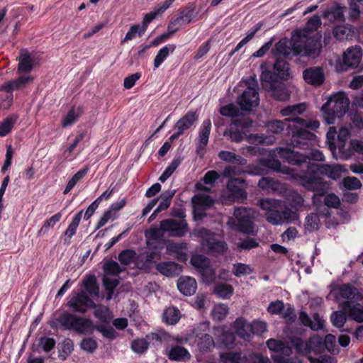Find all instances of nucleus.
Here are the masks:
<instances>
[{
	"label": "nucleus",
	"mask_w": 363,
	"mask_h": 363,
	"mask_svg": "<svg viewBox=\"0 0 363 363\" xmlns=\"http://www.w3.org/2000/svg\"><path fill=\"white\" fill-rule=\"evenodd\" d=\"M296 148L305 150V152L296 151V167L302 168L301 172L296 174V179L306 189L314 192L313 199L326 194L330 189L329 184L318 176V172H311L309 164L311 160L323 162L325 157L322 152L313 149L316 135L313 133L320 126L315 120L307 121L296 116Z\"/></svg>",
	"instance_id": "obj_1"
},
{
	"label": "nucleus",
	"mask_w": 363,
	"mask_h": 363,
	"mask_svg": "<svg viewBox=\"0 0 363 363\" xmlns=\"http://www.w3.org/2000/svg\"><path fill=\"white\" fill-rule=\"evenodd\" d=\"M292 50L295 52V30L291 32L290 40L284 38L275 44L271 51L276 57L273 70H263L259 77L262 89L276 101H285L290 99L291 91L284 81L291 76L290 65L286 58Z\"/></svg>",
	"instance_id": "obj_2"
},
{
	"label": "nucleus",
	"mask_w": 363,
	"mask_h": 363,
	"mask_svg": "<svg viewBox=\"0 0 363 363\" xmlns=\"http://www.w3.org/2000/svg\"><path fill=\"white\" fill-rule=\"evenodd\" d=\"M52 328L74 331L77 334L91 335L95 330L101 333L106 339L113 340L117 337L115 330L104 324H94L90 318L78 316L67 311L61 313L55 320L50 323Z\"/></svg>",
	"instance_id": "obj_3"
},
{
	"label": "nucleus",
	"mask_w": 363,
	"mask_h": 363,
	"mask_svg": "<svg viewBox=\"0 0 363 363\" xmlns=\"http://www.w3.org/2000/svg\"><path fill=\"white\" fill-rule=\"evenodd\" d=\"M321 48L320 42L316 38L296 29V56L315 58L319 55Z\"/></svg>",
	"instance_id": "obj_4"
},
{
	"label": "nucleus",
	"mask_w": 363,
	"mask_h": 363,
	"mask_svg": "<svg viewBox=\"0 0 363 363\" xmlns=\"http://www.w3.org/2000/svg\"><path fill=\"white\" fill-rule=\"evenodd\" d=\"M350 100L344 93H337L330 97L327 103L322 106V111H328V123H332L335 117H342L348 110Z\"/></svg>",
	"instance_id": "obj_5"
},
{
	"label": "nucleus",
	"mask_w": 363,
	"mask_h": 363,
	"mask_svg": "<svg viewBox=\"0 0 363 363\" xmlns=\"http://www.w3.org/2000/svg\"><path fill=\"white\" fill-rule=\"evenodd\" d=\"M194 235L201 239L203 246L210 254L222 255L228 250V245L223 240H217L210 230L201 228L194 232Z\"/></svg>",
	"instance_id": "obj_6"
},
{
	"label": "nucleus",
	"mask_w": 363,
	"mask_h": 363,
	"mask_svg": "<svg viewBox=\"0 0 363 363\" xmlns=\"http://www.w3.org/2000/svg\"><path fill=\"white\" fill-rule=\"evenodd\" d=\"M362 57V50L356 45L347 49L343 55L342 63L336 66L338 72H346L350 69H357V72L363 70V65H359Z\"/></svg>",
	"instance_id": "obj_7"
},
{
	"label": "nucleus",
	"mask_w": 363,
	"mask_h": 363,
	"mask_svg": "<svg viewBox=\"0 0 363 363\" xmlns=\"http://www.w3.org/2000/svg\"><path fill=\"white\" fill-rule=\"evenodd\" d=\"M235 220L233 224L235 228L239 232L250 234L254 230V217L250 208L245 207L235 208L234 211Z\"/></svg>",
	"instance_id": "obj_8"
},
{
	"label": "nucleus",
	"mask_w": 363,
	"mask_h": 363,
	"mask_svg": "<svg viewBox=\"0 0 363 363\" xmlns=\"http://www.w3.org/2000/svg\"><path fill=\"white\" fill-rule=\"evenodd\" d=\"M324 352V344L321 337L313 335L307 340L296 337V353L311 356V353L320 354Z\"/></svg>",
	"instance_id": "obj_9"
},
{
	"label": "nucleus",
	"mask_w": 363,
	"mask_h": 363,
	"mask_svg": "<svg viewBox=\"0 0 363 363\" xmlns=\"http://www.w3.org/2000/svg\"><path fill=\"white\" fill-rule=\"evenodd\" d=\"M267 346L276 353L272 355L274 363H295L292 359L287 358L292 353V350L284 342L271 338L267 341Z\"/></svg>",
	"instance_id": "obj_10"
},
{
	"label": "nucleus",
	"mask_w": 363,
	"mask_h": 363,
	"mask_svg": "<svg viewBox=\"0 0 363 363\" xmlns=\"http://www.w3.org/2000/svg\"><path fill=\"white\" fill-rule=\"evenodd\" d=\"M67 305L73 312L83 314L88 308L96 306L94 301L82 290L78 292L73 291Z\"/></svg>",
	"instance_id": "obj_11"
},
{
	"label": "nucleus",
	"mask_w": 363,
	"mask_h": 363,
	"mask_svg": "<svg viewBox=\"0 0 363 363\" xmlns=\"http://www.w3.org/2000/svg\"><path fill=\"white\" fill-rule=\"evenodd\" d=\"M331 294H333L335 301L339 303V306L343 301L355 303L362 299L359 290L350 284L337 285Z\"/></svg>",
	"instance_id": "obj_12"
},
{
	"label": "nucleus",
	"mask_w": 363,
	"mask_h": 363,
	"mask_svg": "<svg viewBox=\"0 0 363 363\" xmlns=\"http://www.w3.org/2000/svg\"><path fill=\"white\" fill-rule=\"evenodd\" d=\"M247 184L241 178H231L228 180L226 189L229 192L228 197L231 201H243L247 199V194L245 190Z\"/></svg>",
	"instance_id": "obj_13"
},
{
	"label": "nucleus",
	"mask_w": 363,
	"mask_h": 363,
	"mask_svg": "<svg viewBox=\"0 0 363 363\" xmlns=\"http://www.w3.org/2000/svg\"><path fill=\"white\" fill-rule=\"evenodd\" d=\"M237 103L242 111H250L259 105V93L252 87L246 88L242 94L238 96Z\"/></svg>",
	"instance_id": "obj_14"
},
{
	"label": "nucleus",
	"mask_w": 363,
	"mask_h": 363,
	"mask_svg": "<svg viewBox=\"0 0 363 363\" xmlns=\"http://www.w3.org/2000/svg\"><path fill=\"white\" fill-rule=\"evenodd\" d=\"M160 228L164 232H169L174 237H182L188 231V224L184 219H165L161 221Z\"/></svg>",
	"instance_id": "obj_15"
},
{
	"label": "nucleus",
	"mask_w": 363,
	"mask_h": 363,
	"mask_svg": "<svg viewBox=\"0 0 363 363\" xmlns=\"http://www.w3.org/2000/svg\"><path fill=\"white\" fill-rule=\"evenodd\" d=\"M269 129L274 133H284L291 136V143L295 140V118H286L284 121L276 120L268 125Z\"/></svg>",
	"instance_id": "obj_16"
},
{
	"label": "nucleus",
	"mask_w": 363,
	"mask_h": 363,
	"mask_svg": "<svg viewBox=\"0 0 363 363\" xmlns=\"http://www.w3.org/2000/svg\"><path fill=\"white\" fill-rule=\"evenodd\" d=\"M267 311L272 315H281L282 318L288 325L295 322L294 308L289 307L286 310H284V303L282 301H272L267 307Z\"/></svg>",
	"instance_id": "obj_17"
},
{
	"label": "nucleus",
	"mask_w": 363,
	"mask_h": 363,
	"mask_svg": "<svg viewBox=\"0 0 363 363\" xmlns=\"http://www.w3.org/2000/svg\"><path fill=\"white\" fill-rule=\"evenodd\" d=\"M309 170L311 172H318L322 175H326L329 178L336 180L342 176L345 169L340 164H318L311 162V164H309Z\"/></svg>",
	"instance_id": "obj_18"
},
{
	"label": "nucleus",
	"mask_w": 363,
	"mask_h": 363,
	"mask_svg": "<svg viewBox=\"0 0 363 363\" xmlns=\"http://www.w3.org/2000/svg\"><path fill=\"white\" fill-rule=\"evenodd\" d=\"M305 82L315 86L322 85L325 81L323 69L321 67H313L306 69L303 72Z\"/></svg>",
	"instance_id": "obj_19"
},
{
	"label": "nucleus",
	"mask_w": 363,
	"mask_h": 363,
	"mask_svg": "<svg viewBox=\"0 0 363 363\" xmlns=\"http://www.w3.org/2000/svg\"><path fill=\"white\" fill-rule=\"evenodd\" d=\"M340 308L352 320L357 323L363 322V306L357 302L343 301Z\"/></svg>",
	"instance_id": "obj_20"
},
{
	"label": "nucleus",
	"mask_w": 363,
	"mask_h": 363,
	"mask_svg": "<svg viewBox=\"0 0 363 363\" xmlns=\"http://www.w3.org/2000/svg\"><path fill=\"white\" fill-rule=\"evenodd\" d=\"M197 13L195 4L189 2L179 10L177 16L173 18L172 23L188 24L197 16Z\"/></svg>",
	"instance_id": "obj_21"
},
{
	"label": "nucleus",
	"mask_w": 363,
	"mask_h": 363,
	"mask_svg": "<svg viewBox=\"0 0 363 363\" xmlns=\"http://www.w3.org/2000/svg\"><path fill=\"white\" fill-rule=\"evenodd\" d=\"M211 126V121L210 119L204 120L200 126L199 130V144L196 146L197 154L200 156L203 155L201 151H203L208 145Z\"/></svg>",
	"instance_id": "obj_22"
},
{
	"label": "nucleus",
	"mask_w": 363,
	"mask_h": 363,
	"mask_svg": "<svg viewBox=\"0 0 363 363\" xmlns=\"http://www.w3.org/2000/svg\"><path fill=\"white\" fill-rule=\"evenodd\" d=\"M199 120V114L196 111H189L175 123V128L182 134L191 128Z\"/></svg>",
	"instance_id": "obj_23"
},
{
	"label": "nucleus",
	"mask_w": 363,
	"mask_h": 363,
	"mask_svg": "<svg viewBox=\"0 0 363 363\" xmlns=\"http://www.w3.org/2000/svg\"><path fill=\"white\" fill-rule=\"evenodd\" d=\"M260 164L269 169H271L277 172H281L286 174H290L292 177H295L294 169L289 167L282 165L278 159L275 158H266L262 159Z\"/></svg>",
	"instance_id": "obj_24"
},
{
	"label": "nucleus",
	"mask_w": 363,
	"mask_h": 363,
	"mask_svg": "<svg viewBox=\"0 0 363 363\" xmlns=\"http://www.w3.org/2000/svg\"><path fill=\"white\" fill-rule=\"evenodd\" d=\"M177 289L184 296H191L197 289L196 279L190 277H181L177 281Z\"/></svg>",
	"instance_id": "obj_25"
},
{
	"label": "nucleus",
	"mask_w": 363,
	"mask_h": 363,
	"mask_svg": "<svg viewBox=\"0 0 363 363\" xmlns=\"http://www.w3.org/2000/svg\"><path fill=\"white\" fill-rule=\"evenodd\" d=\"M156 269L162 275L173 277L179 274L182 267L174 262H161L156 264Z\"/></svg>",
	"instance_id": "obj_26"
},
{
	"label": "nucleus",
	"mask_w": 363,
	"mask_h": 363,
	"mask_svg": "<svg viewBox=\"0 0 363 363\" xmlns=\"http://www.w3.org/2000/svg\"><path fill=\"white\" fill-rule=\"evenodd\" d=\"M299 320L303 325L309 327L314 331H318L323 328L324 320L320 317L318 313H315L313 319H311L306 313L301 311Z\"/></svg>",
	"instance_id": "obj_27"
},
{
	"label": "nucleus",
	"mask_w": 363,
	"mask_h": 363,
	"mask_svg": "<svg viewBox=\"0 0 363 363\" xmlns=\"http://www.w3.org/2000/svg\"><path fill=\"white\" fill-rule=\"evenodd\" d=\"M235 333L245 341H250L252 337L250 323L242 318H237L234 323Z\"/></svg>",
	"instance_id": "obj_28"
},
{
	"label": "nucleus",
	"mask_w": 363,
	"mask_h": 363,
	"mask_svg": "<svg viewBox=\"0 0 363 363\" xmlns=\"http://www.w3.org/2000/svg\"><path fill=\"white\" fill-rule=\"evenodd\" d=\"M35 59L26 49L21 50V57L18 65L19 72H30L34 67Z\"/></svg>",
	"instance_id": "obj_29"
},
{
	"label": "nucleus",
	"mask_w": 363,
	"mask_h": 363,
	"mask_svg": "<svg viewBox=\"0 0 363 363\" xmlns=\"http://www.w3.org/2000/svg\"><path fill=\"white\" fill-rule=\"evenodd\" d=\"M167 354L169 359L176 362H186L191 357L188 350L180 345L172 346Z\"/></svg>",
	"instance_id": "obj_30"
},
{
	"label": "nucleus",
	"mask_w": 363,
	"mask_h": 363,
	"mask_svg": "<svg viewBox=\"0 0 363 363\" xmlns=\"http://www.w3.org/2000/svg\"><path fill=\"white\" fill-rule=\"evenodd\" d=\"M82 214L83 210H81L76 215H74L67 230L64 232L63 235L65 236V245H69L71 243V238L76 234L77 228L82 217Z\"/></svg>",
	"instance_id": "obj_31"
},
{
	"label": "nucleus",
	"mask_w": 363,
	"mask_h": 363,
	"mask_svg": "<svg viewBox=\"0 0 363 363\" xmlns=\"http://www.w3.org/2000/svg\"><path fill=\"white\" fill-rule=\"evenodd\" d=\"M289 216V213L281 210V206L266 212L265 217L268 222L273 225L281 224Z\"/></svg>",
	"instance_id": "obj_32"
},
{
	"label": "nucleus",
	"mask_w": 363,
	"mask_h": 363,
	"mask_svg": "<svg viewBox=\"0 0 363 363\" xmlns=\"http://www.w3.org/2000/svg\"><path fill=\"white\" fill-rule=\"evenodd\" d=\"M218 156L221 160L230 164L240 166H244L247 164V160L233 152L221 150L218 152Z\"/></svg>",
	"instance_id": "obj_33"
},
{
	"label": "nucleus",
	"mask_w": 363,
	"mask_h": 363,
	"mask_svg": "<svg viewBox=\"0 0 363 363\" xmlns=\"http://www.w3.org/2000/svg\"><path fill=\"white\" fill-rule=\"evenodd\" d=\"M363 155V142L358 140H351L350 147L345 150V147H340V152L344 160H348L354 152Z\"/></svg>",
	"instance_id": "obj_34"
},
{
	"label": "nucleus",
	"mask_w": 363,
	"mask_h": 363,
	"mask_svg": "<svg viewBox=\"0 0 363 363\" xmlns=\"http://www.w3.org/2000/svg\"><path fill=\"white\" fill-rule=\"evenodd\" d=\"M84 108L82 106H79L77 108L73 106L68 111L66 116L62 119L61 125L63 128L73 125L77 119L83 114Z\"/></svg>",
	"instance_id": "obj_35"
},
{
	"label": "nucleus",
	"mask_w": 363,
	"mask_h": 363,
	"mask_svg": "<svg viewBox=\"0 0 363 363\" xmlns=\"http://www.w3.org/2000/svg\"><path fill=\"white\" fill-rule=\"evenodd\" d=\"M93 308L94 309V317L96 318L101 323L108 324L111 322L113 318V314L108 307L101 304H96V306Z\"/></svg>",
	"instance_id": "obj_36"
},
{
	"label": "nucleus",
	"mask_w": 363,
	"mask_h": 363,
	"mask_svg": "<svg viewBox=\"0 0 363 363\" xmlns=\"http://www.w3.org/2000/svg\"><path fill=\"white\" fill-rule=\"evenodd\" d=\"M185 245L183 243L172 242L167 246V250L170 255H174L180 262H186L187 255L184 251Z\"/></svg>",
	"instance_id": "obj_37"
},
{
	"label": "nucleus",
	"mask_w": 363,
	"mask_h": 363,
	"mask_svg": "<svg viewBox=\"0 0 363 363\" xmlns=\"http://www.w3.org/2000/svg\"><path fill=\"white\" fill-rule=\"evenodd\" d=\"M83 285L86 291L92 296H98L99 294V287L95 275H86L83 281Z\"/></svg>",
	"instance_id": "obj_38"
},
{
	"label": "nucleus",
	"mask_w": 363,
	"mask_h": 363,
	"mask_svg": "<svg viewBox=\"0 0 363 363\" xmlns=\"http://www.w3.org/2000/svg\"><path fill=\"white\" fill-rule=\"evenodd\" d=\"M18 118V116L16 114H12L3 119L0 123V137H5L11 133Z\"/></svg>",
	"instance_id": "obj_39"
},
{
	"label": "nucleus",
	"mask_w": 363,
	"mask_h": 363,
	"mask_svg": "<svg viewBox=\"0 0 363 363\" xmlns=\"http://www.w3.org/2000/svg\"><path fill=\"white\" fill-rule=\"evenodd\" d=\"M176 49V45L169 44L162 47L156 55L154 60L155 69L158 68L168 57L169 52H173Z\"/></svg>",
	"instance_id": "obj_40"
},
{
	"label": "nucleus",
	"mask_w": 363,
	"mask_h": 363,
	"mask_svg": "<svg viewBox=\"0 0 363 363\" xmlns=\"http://www.w3.org/2000/svg\"><path fill=\"white\" fill-rule=\"evenodd\" d=\"M234 289L232 285L225 283H218L215 285L213 293L218 297L228 299L233 294Z\"/></svg>",
	"instance_id": "obj_41"
},
{
	"label": "nucleus",
	"mask_w": 363,
	"mask_h": 363,
	"mask_svg": "<svg viewBox=\"0 0 363 363\" xmlns=\"http://www.w3.org/2000/svg\"><path fill=\"white\" fill-rule=\"evenodd\" d=\"M190 263L198 272H201L211 264V261L205 255L194 254L191 257Z\"/></svg>",
	"instance_id": "obj_42"
},
{
	"label": "nucleus",
	"mask_w": 363,
	"mask_h": 363,
	"mask_svg": "<svg viewBox=\"0 0 363 363\" xmlns=\"http://www.w3.org/2000/svg\"><path fill=\"white\" fill-rule=\"evenodd\" d=\"M175 193V190H167L160 194L158 197L160 199V202L157 206V211H165L170 206L172 199Z\"/></svg>",
	"instance_id": "obj_43"
},
{
	"label": "nucleus",
	"mask_w": 363,
	"mask_h": 363,
	"mask_svg": "<svg viewBox=\"0 0 363 363\" xmlns=\"http://www.w3.org/2000/svg\"><path fill=\"white\" fill-rule=\"evenodd\" d=\"M182 158L180 157L174 158L169 164L167 167L162 174L160 176L159 180L164 183L174 172L177 169L182 162Z\"/></svg>",
	"instance_id": "obj_44"
},
{
	"label": "nucleus",
	"mask_w": 363,
	"mask_h": 363,
	"mask_svg": "<svg viewBox=\"0 0 363 363\" xmlns=\"http://www.w3.org/2000/svg\"><path fill=\"white\" fill-rule=\"evenodd\" d=\"M281 184L269 177H262L258 182V186L267 191H277L280 189Z\"/></svg>",
	"instance_id": "obj_45"
},
{
	"label": "nucleus",
	"mask_w": 363,
	"mask_h": 363,
	"mask_svg": "<svg viewBox=\"0 0 363 363\" xmlns=\"http://www.w3.org/2000/svg\"><path fill=\"white\" fill-rule=\"evenodd\" d=\"M180 319V311L175 307H169L163 313V320L169 325L176 324Z\"/></svg>",
	"instance_id": "obj_46"
},
{
	"label": "nucleus",
	"mask_w": 363,
	"mask_h": 363,
	"mask_svg": "<svg viewBox=\"0 0 363 363\" xmlns=\"http://www.w3.org/2000/svg\"><path fill=\"white\" fill-rule=\"evenodd\" d=\"M62 216V214L59 212L47 219L40 229L38 231V236L43 235L48 233L49 229L52 228L57 222H59Z\"/></svg>",
	"instance_id": "obj_47"
},
{
	"label": "nucleus",
	"mask_w": 363,
	"mask_h": 363,
	"mask_svg": "<svg viewBox=\"0 0 363 363\" xmlns=\"http://www.w3.org/2000/svg\"><path fill=\"white\" fill-rule=\"evenodd\" d=\"M223 135L228 140L238 143L244 140L245 134L244 132L240 131L237 128L230 127V128H228L224 131Z\"/></svg>",
	"instance_id": "obj_48"
},
{
	"label": "nucleus",
	"mask_w": 363,
	"mask_h": 363,
	"mask_svg": "<svg viewBox=\"0 0 363 363\" xmlns=\"http://www.w3.org/2000/svg\"><path fill=\"white\" fill-rule=\"evenodd\" d=\"M157 253L156 252H147L145 254H140L138 256L136 259V264L139 268H145L154 262L157 257Z\"/></svg>",
	"instance_id": "obj_49"
},
{
	"label": "nucleus",
	"mask_w": 363,
	"mask_h": 363,
	"mask_svg": "<svg viewBox=\"0 0 363 363\" xmlns=\"http://www.w3.org/2000/svg\"><path fill=\"white\" fill-rule=\"evenodd\" d=\"M137 254L135 250L128 249L121 251L118 255V261L121 264L129 265L133 262H136Z\"/></svg>",
	"instance_id": "obj_50"
},
{
	"label": "nucleus",
	"mask_w": 363,
	"mask_h": 363,
	"mask_svg": "<svg viewBox=\"0 0 363 363\" xmlns=\"http://www.w3.org/2000/svg\"><path fill=\"white\" fill-rule=\"evenodd\" d=\"M197 346L200 351L207 352L209 351L211 348L213 347L214 340L211 335L205 333L199 337Z\"/></svg>",
	"instance_id": "obj_51"
},
{
	"label": "nucleus",
	"mask_w": 363,
	"mask_h": 363,
	"mask_svg": "<svg viewBox=\"0 0 363 363\" xmlns=\"http://www.w3.org/2000/svg\"><path fill=\"white\" fill-rule=\"evenodd\" d=\"M104 271L107 275L117 276L123 272V269L118 262L112 259L108 260L104 264Z\"/></svg>",
	"instance_id": "obj_52"
},
{
	"label": "nucleus",
	"mask_w": 363,
	"mask_h": 363,
	"mask_svg": "<svg viewBox=\"0 0 363 363\" xmlns=\"http://www.w3.org/2000/svg\"><path fill=\"white\" fill-rule=\"evenodd\" d=\"M149 347V342L145 338H138L132 341V350L138 354H143L147 351Z\"/></svg>",
	"instance_id": "obj_53"
},
{
	"label": "nucleus",
	"mask_w": 363,
	"mask_h": 363,
	"mask_svg": "<svg viewBox=\"0 0 363 363\" xmlns=\"http://www.w3.org/2000/svg\"><path fill=\"white\" fill-rule=\"evenodd\" d=\"M80 347L88 353H94L98 347V343L93 337L83 338L80 342Z\"/></svg>",
	"instance_id": "obj_54"
},
{
	"label": "nucleus",
	"mask_w": 363,
	"mask_h": 363,
	"mask_svg": "<svg viewBox=\"0 0 363 363\" xmlns=\"http://www.w3.org/2000/svg\"><path fill=\"white\" fill-rule=\"evenodd\" d=\"M323 342L324 344V350L327 349L329 352L333 354H338L339 349L336 347V338L333 335H326Z\"/></svg>",
	"instance_id": "obj_55"
},
{
	"label": "nucleus",
	"mask_w": 363,
	"mask_h": 363,
	"mask_svg": "<svg viewBox=\"0 0 363 363\" xmlns=\"http://www.w3.org/2000/svg\"><path fill=\"white\" fill-rule=\"evenodd\" d=\"M233 274L237 277L250 274L252 272V269L246 264L235 263L233 265Z\"/></svg>",
	"instance_id": "obj_56"
},
{
	"label": "nucleus",
	"mask_w": 363,
	"mask_h": 363,
	"mask_svg": "<svg viewBox=\"0 0 363 363\" xmlns=\"http://www.w3.org/2000/svg\"><path fill=\"white\" fill-rule=\"evenodd\" d=\"M281 201L274 199H262L259 201V206L266 212H269L274 208L280 207Z\"/></svg>",
	"instance_id": "obj_57"
},
{
	"label": "nucleus",
	"mask_w": 363,
	"mask_h": 363,
	"mask_svg": "<svg viewBox=\"0 0 363 363\" xmlns=\"http://www.w3.org/2000/svg\"><path fill=\"white\" fill-rule=\"evenodd\" d=\"M346 315L347 314L342 310L334 311L330 316L333 325L338 328L343 327L347 320Z\"/></svg>",
	"instance_id": "obj_58"
},
{
	"label": "nucleus",
	"mask_w": 363,
	"mask_h": 363,
	"mask_svg": "<svg viewBox=\"0 0 363 363\" xmlns=\"http://www.w3.org/2000/svg\"><path fill=\"white\" fill-rule=\"evenodd\" d=\"M220 113L223 116L234 118L240 115V109L235 104H229L220 108Z\"/></svg>",
	"instance_id": "obj_59"
},
{
	"label": "nucleus",
	"mask_w": 363,
	"mask_h": 363,
	"mask_svg": "<svg viewBox=\"0 0 363 363\" xmlns=\"http://www.w3.org/2000/svg\"><path fill=\"white\" fill-rule=\"evenodd\" d=\"M321 25L320 18L318 15L313 16L306 24V30L302 33H308L311 35V32L316 30Z\"/></svg>",
	"instance_id": "obj_60"
},
{
	"label": "nucleus",
	"mask_w": 363,
	"mask_h": 363,
	"mask_svg": "<svg viewBox=\"0 0 363 363\" xmlns=\"http://www.w3.org/2000/svg\"><path fill=\"white\" fill-rule=\"evenodd\" d=\"M228 313V308L225 304H218L214 306L212 315L214 320H222Z\"/></svg>",
	"instance_id": "obj_61"
},
{
	"label": "nucleus",
	"mask_w": 363,
	"mask_h": 363,
	"mask_svg": "<svg viewBox=\"0 0 363 363\" xmlns=\"http://www.w3.org/2000/svg\"><path fill=\"white\" fill-rule=\"evenodd\" d=\"M278 155L279 157L288 162L291 164H295V152L287 147H280L278 150Z\"/></svg>",
	"instance_id": "obj_62"
},
{
	"label": "nucleus",
	"mask_w": 363,
	"mask_h": 363,
	"mask_svg": "<svg viewBox=\"0 0 363 363\" xmlns=\"http://www.w3.org/2000/svg\"><path fill=\"white\" fill-rule=\"evenodd\" d=\"M343 186L348 190L359 189L362 183L359 179L354 177H347L342 180Z\"/></svg>",
	"instance_id": "obj_63"
},
{
	"label": "nucleus",
	"mask_w": 363,
	"mask_h": 363,
	"mask_svg": "<svg viewBox=\"0 0 363 363\" xmlns=\"http://www.w3.org/2000/svg\"><path fill=\"white\" fill-rule=\"evenodd\" d=\"M350 32V28L345 26H336L333 29L334 37L338 40L347 39Z\"/></svg>",
	"instance_id": "obj_64"
}]
</instances>
